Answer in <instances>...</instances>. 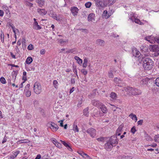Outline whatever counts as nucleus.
Masks as SVG:
<instances>
[{"instance_id": "f257e3e1", "label": "nucleus", "mask_w": 159, "mask_h": 159, "mask_svg": "<svg viewBox=\"0 0 159 159\" xmlns=\"http://www.w3.org/2000/svg\"><path fill=\"white\" fill-rule=\"evenodd\" d=\"M143 67L145 70H151L153 66V61L149 57L143 58Z\"/></svg>"}, {"instance_id": "f03ea898", "label": "nucleus", "mask_w": 159, "mask_h": 159, "mask_svg": "<svg viewBox=\"0 0 159 159\" xmlns=\"http://www.w3.org/2000/svg\"><path fill=\"white\" fill-rule=\"evenodd\" d=\"M126 91L129 95L134 96L139 95L142 93L141 90L135 88L128 87L126 88Z\"/></svg>"}, {"instance_id": "7ed1b4c3", "label": "nucleus", "mask_w": 159, "mask_h": 159, "mask_svg": "<svg viewBox=\"0 0 159 159\" xmlns=\"http://www.w3.org/2000/svg\"><path fill=\"white\" fill-rule=\"evenodd\" d=\"M34 90L37 94H40L42 91V87L40 84L39 82H35L34 86Z\"/></svg>"}, {"instance_id": "20e7f679", "label": "nucleus", "mask_w": 159, "mask_h": 159, "mask_svg": "<svg viewBox=\"0 0 159 159\" xmlns=\"http://www.w3.org/2000/svg\"><path fill=\"white\" fill-rule=\"evenodd\" d=\"M48 125L49 127L53 131H56L58 129V126L53 122H51V123H49Z\"/></svg>"}, {"instance_id": "39448f33", "label": "nucleus", "mask_w": 159, "mask_h": 159, "mask_svg": "<svg viewBox=\"0 0 159 159\" xmlns=\"http://www.w3.org/2000/svg\"><path fill=\"white\" fill-rule=\"evenodd\" d=\"M145 39L151 43H154L156 42V37L152 36H148L145 38Z\"/></svg>"}, {"instance_id": "423d86ee", "label": "nucleus", "mask_w": 159, "mask_h": 159, "mask_svg": "<svg viewBox=\"0 0 159 159\" xmlns=\"http://www.w3.org/2000/svg\"><path fill=\"white\" fill-rule=\"evenodd\" d=\"M87 133L89 134L90 136L93 138L96 134V131L93 128L89 129L87 131Z\"/></svg>"}, {"instance_id": "0eeeda50", "label": "nucleus", "mask_w": 159, "mask_h": 159, "mask_svg": "<svg viewBox=\"0 0 159 159\" xmlns=\"http://www.w3.org/2000/svg\"><path fill=\"white\" fill-rule=\"evenodd\" d=\"M70 10L73 16H75L77 15L79 10L76 7H71Z\"/></svg>"}, {"instance_id": "6e6552de", "label": "nucleus", "mask_w": 159, "mask_h": 159, "mask_svg": "<svg viewBox=\"0 0 159 159\" xmlns=\"http://www.w3.org/2000/svg\"><path fill=\"white\" fill-rule=\"evenodd\" d=\"M108 141L112 145L113 144L117 143L118 141L116 137L115 136H111Z\"/></svg>"}, {"instance_id": "1a4fd4ad", "label": "nucleus", "mask_w": 159, "mask_h": 159, "mask_svg": "<svg viewBox=\"0 0 159 159\" xmlns=\"http://www.w3.org/2000/svg\"><path fill=\"white\" fill-rule=\"evenodd\" d=\"M95 2L96 6L99 8H103V1L102 0H94Z\"/></svg>"}, {"instance_id": "9d476101", "label": "nucleus", "mask_w": 159, "mask_h": 159, "mask_svg": "<svg viewBox=\"0 0 159 159\" xmlns=\"http://www.w3.org/2000/svg\"><path fill=\"white\" fill-rule=\"evenodd\" d=\"M37 12L41 16H43L47 13V11H45L44 9L38 8L37 10Z\"/></svg>"}, {"instance_id": "9b49d317", "label": "nucleus", "mask_w": 159, "mask_h": 159, "mask_svg": "<svg viewBox=\"0 0 159 159\" xmlns=\"http://www.w3.org/2000/svg\"><path fill=\"white\" fill-rule=\"evenodd\" d=\"M114 71L115 73H119V70H116L115 69L113 70H110L108 71V76L110 78H113L114 77L113 72Z\"/></svg>"}, {"instance_id": "f8f14e48", "label": "nucleus", "mask_w": 159, "mask_h": 159, "mask_svg": "<svg viewBox=\"0 0 159 159\" xmlns=\"http://www.w3.org/2000/svg\"><path fill=\"white\" fill-rule=\"evenodd\" d=\"M92 103L93 106L97 107H100L102 104L99 101L95 99L92 101Z\"/></svg>"}, {"instance_id": "ddd939ff", "label": "nucleus", "mask_w": 159, "mask_h": 159, "mask_svg": "<svg viewBox=\"0 0 159 159\" xmlns=\"http://www.w3.org/2000/svg\"><path fill=\"white\" fill-rule=\"evenodd\" d=\"M132 53L134 56L137 57H139L140 54L139 52L136 48L132 49Z\"/></svg>"}, {"instance_id": "4468645a", "label": "nucleus", "mask_w": 159, "mask_h": 159, "mask_svg": "<svg viewBox=\"0 0 159 159\" xmlns=\"http://www.w3.org/2000/svg\"><path fill=\"white\" fill-rule=\"evenodd\" d=\"M113 147V145L108 141L107 143L105 144L104 146L105 148L107 151H109L110 149H111Z\"/></svg>"}, {"instance_id": "2eb2a0df", "label": "nucleus", "mask_w": 159, "mask_h": 159, "mask_svg": "<svg viewBox=\"0 0 159 159\" xmlns=\"http://www.w3.org/2000/svg\"><path fill=\"white\" fill-rule=\"evenodd\" d=\"M95 15L93 13L89 14L88 17V20L89 21H95Z\"/></svg>"}, {"instance_id": "dca6fc26", "label": "nucleus", "mask_w": 159, "mask_h": 159, "mask_svg": "<svg viewBox=\"0 0 159 159\" xmlns=\"http://www.w3.org/2000/svg\"><path fill=\"white\" fill-rule=\"evenodd\" d=\"M129 19H130L132 22H135L136 23L140 25H142V23L140 21L139 19L135 18L133 16H132V17L129 18Z\"/></svg>"}, {"instance_id": "f3484780", "label": "nucleus", "mask_w": 159, "mask_h": 159, "mask_svg": "<svg viewBox=\"0 0 159 159\" xmlns=\"http://www.w3.org/2000/svg\"><path fill=\"white\" fill-rule=\"evenodd\" d=\"M33 28L34 29L36 30H39L42 28L41 27L38 25L37 21L34 22V23L33 24Z\"/></svg>"}, {"instance_id": "a211bd4d", "label": "nucleus", "mask_w": 159, "mask_h": 159, "mask_svg": "<svg viewBox=\"0 0 159 159\" xmlns=\"http://www.w3.org/2000/svg\"><path fill=\"white\" fill-rule=\"evenodd\" d=\"M36 2L39 6L40 7H43L45 4V1L43 0H36Z\"/></svg>"}, {"instance_id": "6ab92c4d", "label": "nucleus", "mask_w": 159, "mask_h": 159, "mask_svg": "<svg viewBox=\"0 0 159 159\" xmlns=\"http://www.w3.org/2000/svg\"><path fill=\"white\" fill-rule=\"evenodd\" d=\"M99 107L104 113H107V109L106 106L102 103L101 104V106H100Z\"/></svg>"}, {"instance_id": "aec40b11", "label": "nucleus", "mask_w": 159, "mask_h": 159, "mask_svg": "<svg viewBox=\"0 0 159 159\" xmlns=\"http://www.w3.org/2000/svg\"><path fill=\"white\" fill-rule=\"evenodd\" d=\"M104 43V41L103 40L100 39H98L96 42V44L101 46L103 45Z\"/></svg>"}, {"instance_id": "412c9836", "label": "nucleus", "mask_w": 159, "mask_h": 159, "mask_svg": "<svg viewBox=\"0 0 159 159\" xmlns=\"http://www.w3.org/2000/svg\"><path fill=\"white\" fill-rule=\"evenodd\" d=\"M74 59L77 61V62L80 65H81L82 63V60L79 57L75 56L74 57Z\"/></svg>"}, {"instance_id": "4be33fe9", "label": "nucleus", "mask_w": 159, "mask_h": 159, "mask_svg": "<svg viewBox=\"0 0 159 159\" xmlns=\"http://www.w3.org/2000/svg\"><path fill=\"white\" fill-rule=\"evenodd\" d=\"M114 81L116 84H120L121 83L122 80L120 78L116 77L114 78Z\"/></svg>"}, {"instance_id": "5701e85b", "label": "nucleus", "mask_w": 159, "mask_h": 159, "mask_svg": "<svg viewBox=\"0 0 159 159\" xmlns=\"http://www.w3.org/2000/svg\"><path fill=\"white\" fill-rule=\"evenodd\" d=\"M152 49L153 52H156L159 50L158 46L157 45H151Z\"/></svg>"}, {"instance_id": "b1692460", "label": "nucleus", "mask_w": 159, "mask_h": 159, "mask_svg": "<svg viewBox=\"0 0 159 159\" xmlns=\"http://www.w3.org/2000/svg\"><path fill=\"white\" fill-rule=\"evenodd\" d=\"M110 96L113 100H116L117 98L116 94L114 92H112L110 94Z\"/></svg>"}, {"instance_id": "393cba45", "label": "nucleus", "mask_w": 159, "mask_h": 159, "mask_svg": "<svg viewBox=\"0 0 159 159\" xmlns=\"http://www.w3.org/2000/svg\"><path fill=\"white\" fill-rule=\"evenodd\" d=\"M29 141L28 139H23L20 140H19L17 141V144H21L24 143H28Z\"/></svg>"}, {"instance_id": "a878e982", "label": "nucleus", "mask_w": 159, "mask_h": 159, "mask_svg": "<svg viewBox=\"0 0 159 159\" xmlns=\"http://www.w3.org/2000/svg\"><path fill=\"white\" fill-rule=\"evenodd\" d=\"M84 114L86 116H88L89 115V108L86 107L83 111Z\"/></svg>"}, {"instance_id": "bb28decb", "label": "nucleus", "mask_w": 159, "mask_h": 159, "mask_svg": "<svg viewBox=\"0 0 159 159\" xmlns=\"http://www.w3.org/2000/svg\"><path fill=\"white\" fill-rule=\"evenodd\" d=\"M103 14H104V16L105 18L107 19L108 18L111 16L110 13H108L107 11V10H105L103 11Z\"/></svg>"}, {"instance_id": "cd10ccee", "label": "nucleus", "mask_w": 159, "mask_h": 159, "mask_svg": "<svg viewBox=\"0 0 159 159\" xmlns=\"http://www.w3.org/2000/svg\"><path fill=\"white\" fill-rule=\"evenodd\" d=\"M2 8L7 14H8V13L9 12L8 7L6 5H3L2 6Z\"/></svg>"}, {"instance_id": "c85d7f7f", "label": "nucleus", "mask_w": 159, "mask_h": 159, "mask_svg": "<svg viewBox=\"0 0 159 159\" xmlns=\"http://www.w3.org/2000/svg\"><path fill=\"white\" fill-rule=\"evenodd\" d=\"M73 130L75 131V132H79V130L78 127L77 125H75L74 124L73 125Z\"/></svg>"}, {"instance_id": "c756f323", "label": "nucleus", "mask_w": 159, "mask_h": 159, "mask_svg": "<svg viewBox=\"0 0 159 159\" xmlns=\"http://www.w3.org/2000/svg\"><path fill=\"white\" fill-rule=\"evenodd\" d=\"M33 59L31 57H28L25 61V62L27 64H29L32 61Z\"/></svg>"}, {"instance_id": "7c9ffc66", "label": "nucleus", "mask_w": 159, "mask_h": 159, "mask_svg": "<svg viewBox=\"0 0 159 159\" xmlns=\"http://www.w3.org/2000/svg\"><path fill=\"white\" fill-rule=\"evenodd\" d=\"M102 1L104 7L109 6L108 0H102Z\"/></svg>"}, {"instance_id": "2f4dec72", "label": "nucleus", "mask_w": 159, "mask_h": 159, "mask_svg": "<svg viewBox=\"0 0 159 159\" xmlns=\"http://www.w3.org/2000/svg\"><path fill=\"white\" fill-rule=\"evenodd\" d=\"M88 62V59L87 58H85L84 60V63L83 65V66L84 68H86L87 66V64Z\"/></svg>"}, {"instance_id": "473e14b6", "label": "nucleus", "mask_w": 159, "mask_h": 159, "mask_svg": "<svg viewBox=\"0 0 159 159\" xmlns=\"http://www.w3.org/2000/svg\"><path fill=\"white\" fill-rule=\"evenodd\" d=\"M129 116H130L133 120H134L135 121H137V119L136 115L134 114H131L129 115Z\"/></svg>"}, {"instance_id": "72a5a7b5", "label": "nucleus", "mask_w": 159, "mask_h": 159, "mask_svg": "<svg viewBox=\"0 0 159 159\" xmlns=\"http://www.w3.org/2000/svg\"><path fill=\"white\" fill-rule=\"evenodd\" d=\"M94 117H98L99 116V114L97 110H95L93 113V115Z\"/></svg>"}, {"instance_id": "f704fd0d", "label": "nucleus", "mask_w": 159, "mask_h": 159, "mask_svg": "<svg viewBox=\"0 0 159 159\" xmlns=\"http://www.w3.org/2000/svg\"><path fill=\"white\" fill-rule=\"evenodd\" d=\"M145 138L146 140L147 141H152L153 139L151 137L149 136L148 134H147L145 135Z\"/></svg>"}, {"instance_id": "c9c22d12", "label": "nucleus", "mask_w": 159, "mask_h": 159, "mask_svg": "<svg viewBox=\"0 0 159 159\" xmlns=\"http://www.w3.org/2000/svg\"><path fill=\"white\" fill-rule=\"evenodd\" d=\"M70 53L74 54H76L77 53V51L75 48L70 49Z\"/></svg>"}, {"instance_id": "e433bc0d", "label": "nucleus", "mask_w": 159, "mask_h": 159, "mask_svg": "<svg viewBox=\"0 0 159 159\" xmlns=\"http://www.w3.org/2000/svg\"><path fill=\"white\" fill-rule=\"evenodd\" d=\"M0 37L1 39V42L3 43L4 42V34L3 32L1 33L0 34Z\"/></svg>"}, {"instance_id": "4c0bfd02", "label": "nucleus", "mask_w": 159, "mask_h": 159, "mask_svg": "<svg viewBox=\"0 0 159 159\" xmlns=\"http://www.w3.org/2000/svg\"><path fill=\"white\" fill-rule=\"evenodd\" d=\"M52 17L57 21H59L60 20V18L58 17H57L56 14H53L52 15Z\"/></svg>"}, {"instance_id": "58836bf2", "label": "nucleus", "mask_w": 159, "mask_h": 159, "mask_svg": "<svg viewBox=\"0 0 159 159\" xmlns=\"http://www.w3.org/2000/svg\"><path fill=\"white\" fill-rule=\"evenodd\" d=\"M154 138V141L156 142H157L159 139V134L155 135Z\"/></svg>"}, {"instance_id": "ea45409f", "label": "nucleus", "mask_w": 159, "mask_h": 159, "mask_svg": "<svg viewBox=\"0 0 159 159\" xmlns=\"http://www.w3.org/2000/svg\"><path fill=\"white\" fill-rule=\"evenodd\" d=\"M116 2V0H108L109 6L113 5Z\"/></svg>"}, {"instance_id": "a19ab883", "label": "nucleus", "mask_w": 159, "mask_h": 159, "mask_svg": "<svg viewBox=\"0 0 159 159\" xmlns=\"http://www.w3.org/2000/svg\"><path fill=\"white\" fill-rule=\"evenodd\" d=\"M152 55L153 57H157L159 56V50L157 51L156 52H154L152 54Z\"/></svg>"}, {"instance_id": "79ce46f5", "label": "nucleus", "mask_w": 159, "mask_h": 159, "mask_svg": "<svg viewBox=\"0 0 159 159\" xmlns=\"http://www.w3.org/2000/svg\"><path fill=\"white\" fill-rule=\"evenodd\" d=\"M92 5V3L90 2H88L85 4V6L87 8H89Z\"/></svg>"}, {"instance_id": "37998d69", "label": "nucleus", "mask_w": 159, "mask_h": 159, "mask_svg": "<svg viewBox=\"0 0 159 159\" xmlns=\"http://www.w3.org/2000/svg\"><path fill=\"white\" fill-rule=\"evenodd\" d=\"M53 85H54V87L55 88H57V84H58V82L56 80H54L53 81Z\"/></svg>"}, {"instance_id": "c03bdc74", "label": "nucleus", "mask_w": 159, "mask_h": 159, "mask_svg": "<svg viewBox=\"0 0 159 159\" xmlns=\"http://www.w3.org/2000/svg\"><path fill=\"white\" fill-rule=\"evenodd\" d=\"M0 81L1 83L3 84H5L6 83V80L3 77H1L0 78Z\"/></svg>"}, {"instance_id": "a18cd8bd", "label": "nucleus", "mask_w": 159, "mask_h": 159, "mask_svg": "<svg viewBox=\"0 0 159 159\" xmlns=\"http://www.w3.org/2000/svg\"><path fill=\"white\" fill-rule=\"evenodd\" d=\"M155 84L157 86L159 87V77L157 78L156 79Z\"/></svg>"}, {"instance_id": "49530a36", "label": "nucleus", "mask_w": 159, "mask_h": 159, "mask_svg": "<svg viewBox=\"0 0 159 159\" xmlns=\"http://www.w3.org/2000/svg\"><path fill=\"white\" fill-rule=\"evenodd\" d=\"M81 72L84 75H86L88 73L87 71L84 69H82Z\"/></svg>"}, {"instance_id": "de8ad7c7", "label": "nucleus", "mask_w": 159, "mask_h": 159, "mask_svg": "<svg viewBox=\"0 0 159 159\" xmlns=\"http://www.w3.org/2000/svg\"><path fill=\"white\" fill-rule=\"evenodd\" d=\"M123 126L122 125H120L118 128L117 129V130L118 131H119L120 132H121L123 128Z\"/></svg>"}, {"instance_id": "09e8293b", "label": "nucleus", "mask_w": 159, "mask_h": 159, "mask_svg": "<svg viewBox=\"0 0 159 159\" xmlns=\"http://www.w3.org/2000/svg\"><path fill=\"white\" fill-rule=\"evenodd\" d=\"M68 40H66L65 41H63L62 39H60L58 41V42L60 44H62L64 42H68Z\"/></svg>"}, {"instance_id": "8fccbe9b", "label": "nucleus", "mask_w": 159, "mask_h": 159, "mask_svg": "<svg viewBox=\"0 0 159 159\" xmlns=\"http://www.w3.org/2000/svg\"><path fill=\"white\" fill-rule=\"evenodd\" d=\"M33 48V46L31 44H30L28 47V49L29 50H32Z\"/></svg>"}, {"instance_id": "3c124183", "label": "nucleus", "mask_w": 159, "mask_h": 159, "mask_svg": "<svg viewBox=\"0 0 159 159\" xmlns=\"http://www.w3.org/2000/svg\"><path fill=\"white\" fill-rule=\"evenodd\" d=\"M51 140L52 142V143L55 145L57 143V141L54 138H52Z\"/></svg>"}, {"instance_id": "603ef678", "label": "nucleus", "mask_w": 159, "mask_h": 159, "mask_svg": "<svg viewBox=\"0 0 159 159\" xmlns=\"http://www.w3.org/2000/svg\"><path fill=\"white\" fill-rule=\"evenodd\" d=\"M61 143L64 145V146H65L66 148H67V147L69 145L67 143L65 142L64 141H63L62 140H61Z\"/></svg>"}, {"instance_id": "864d4df0", "label": "nucleus", "mask_w": 159, "mask_h": 159, "mask_svg": "<svg viewBox=\"0 0 159 159\" xmlns=\"http://www.w3.org/2000/svg\"><path fill=\"white\" fill-rule=\"evenodd\" d=\"M136 131V130L134 126L131 129V131L133 134H134Z\"/></svg>"}, {"instance_id": "5fc2aeb1", "label": "nucleus", "mask_w": 159, "mask_h": 159, "mask_svg": "<svg viewBox=\"0 0 159 159\" xmlns=\"http://www.w3.org/2000/svg\"><path fill=\"white\" fill-rule=\"evenodd\" d=\"M31 94V92L30 91H28L26 93V96L27 97H29Z\"/></svg>"}, {"instance_id": "6e6d98bb", "label": "nucleus", "mask_w": 159, "mask_h": 159, "mask_svg": "<svg viewBox=\"0 0 159 159\" xmlns=\"http://www.w3.org/2000/svg\"><path fill=\"white\" fill-rule=\"evenodd\" d=\"M12 30H13V32L14 33V35L16 34V33L17 32H19V30L18 29L15 28H14V29H12Z\"/></svg>"}, {"instance_id": "4d7b16f0", "label": "nucleus", "mask_w": 159, "mask_h": 159, "mask_svg": "<svg viewBox=\"0 0 159 159\" xmlns=\"http://www.w3.org/2000/svg\"><path fill=\"white\" fill-rule=\"evenodd\" d=\"M40 111L41 114L43 115V116H44L45 114H44V111L43 109H40Z\"/></svg>"}, {"instance_id": "13d9d810", "label": "nucleus", "mask_w": 159, "mask_h": 159, "mask_svg": "<svg viewBox=\"0 0 159 159\" xmlns=\"http://www.w3.org/2000/svg\"><path fill=\"white\" fill-rule=\"evenodd\" d=\"M64 120H62L58 121V122L60 123V126L61 127H63V122Z\"/></svg>"}, {"instance_id": "bf43d9fd", "label": "nucleus", "mask_w": 159, "mask_h": 159, "mask_svg": "<svg viewBox=\"0 0 159 159\" xmlns=\"http://www.w3.org/2000/svg\"><path fill=\"white\" fill-rule=\"evenodd\" d=\"M55 145L57 147H58L59 148H61V144L58 142H57V143H56V144H55Z\"/></svg>"}, {"instance_id": "052dcab7", "label": "nucleus", "mask_w": 159, "mask_h": 159, "mask_svg": "<svg viewBox=\"0 0 159 159\" xmlns=\"http://www.w3.org/2000/svg\"><path fill=\"white\" fill-rule=\"evenodd\" d=\"M45 51L44 49H42L40 51V53L41 54L43 55L45 53Z\"/></svg>"}, {"instance_id": "680f3d73", "label": "nucleus", "mask_w": 159, "mask_h": 159, "mask_svg": "<svg viewBox=\"0 0 159 159\" xmlns=\"http://www.w3.org/2000/svg\"><path fill=\"white\" fill-rule=\"evenodd\" d=\"M22 80H24V81L23 82V83H24L27 80V76H23L22 77Z\"/></svg>"}, {"instance_id": "e2e57ef3", "label": "nucleus", "mask_w": 159, "mask_h": 159, "mask_svg": "<svg viewBox=\"0 0 159 159\" xmlns=\"http://www.w3.org/2000/svg\"><path fill=\"white\" fill-rule=\"evenodd\" d=\"M8 24L11 28L12 29H13L15 28V27L14 26L13 24H12V23H8Z\"/></svg>"}, {"instance_id": "0e129e2a", "label": "nucleus", "mask_w": 159, "mask_h": 159, "mask_svg": "<svg viewBox=\"0 0 159 159\" xmlns=\"http://www.w3.org/2000/svg\"><path fill=\"white\" fill-rule=\"evenodd\" d=\"M143 123V120H141L138 121V124L139 125H142Z\"/></svg>"}, {"instance_id": "69168bd1", "label": "nucleus", "mask_w": 159, "mask_h": 159, "mask_svg": "<svg viewBox=\"0 0 159 159\" xmlns=\"http://www.w3.org/2000/svg\"><path fill=\"white\" fill-rule=\"evenodd\" d=\"M71 84H74L75 83V79L71 78Z\"/></svg>"}, {"instance_id": "338daca9", "label": "nucleus", "mask_w": 159, "mask_h": 159, "mask_svg": "<svg viewBox=\"0 0 159 159\" xmlns=\"http://www.w3.org/2000/svg\"><path fill=\"white\" fill-rule=\"evenodd\" d=\"M75 89V88L74 87H73L70 90V93L71 94L74 91Z\"/></svg>"}, {"instance_id": "774afa93", "label": "nucleus", "mask_w": 159, "mask_h": 159, "mask_svg": "<svg viewBox=\"0 0 159 159\" xmlns=\"http://www.w3.org/2000/svg\"><path fill=\"white\" fill-rule=\"evenodd\" d=\"M41 158V156L40 154L38 155L35 159H40Z\"/></svg>"}]
</instances>
